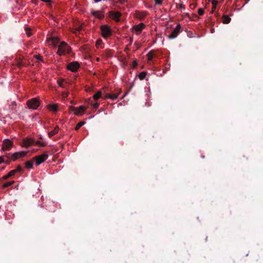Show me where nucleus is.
Masks as SVG:
<instances>
[{
	"mask_svg": "<svg viewBox=\"0 0 263 263\" xmlns=\"http://www.w3.org/2000/svg\"><path fill=\"white\" fill-rule=\"evenodd\" d=\"M35 144L40 146H45L46 144L42 143L40 141H35L32 138H24L23 141L22 146L25 147H28L32 145Z\"/></svg>",
	"mask_w": 263,
	"mask_h": 263,
	"instance_id": "1",
	"label": "nucleus"
},
{
	"mask_svg": "<svg viewBox=\"0 0 263 263\" xmlns=\"http://www.w3.org/2000/svg\"><path fill=\"white\" fill-rule=\"evenodd\" d=\"M7 174H8L9 178H10V177L14 176L16 174L15 173V171H14L13 170H12V171H10Z\"/></svg>",
	"mask_w": 263,
	"mask_h": 263,
	"instance_id": "33",
	"label": "nucleus"
},
{
	"mask_svg": "<svg viewBox=\"0 0 263 263\" xmlns=\"http://www.w3.org/2000/svg\"><path fill=\"white\" fill-rule=\"evenodd\" d=\"M146 74L147 73L145 71H142L139 74V78L141 80H143L145 78Z\"/></svg>",
	"mask_w": 263,
	"mask_h": 263,
	"instance_id": "24",
	"label": "nucleus"
},
{
	"mask_svg": "<svg viewBox=\"0 0 263 263\" xmlns=\"http://www.w3.org/2000/svg\"><path fill=\"white\" fill-rule=\"evenodd\" d=\"M217 1L215 0H212V12L214 11V10L216 8V6L217 5Z\"/></svg>",
	"mask_w": 263,
	"mask_h": 263,
	"instance_id": "28",
	"label": "nucleus"
},
{
	"mask_svg": "<svg viewBox=\"0 0 263 263\" xmlns=\"http://www.w3.org/2000/svg\"><path fill=\"white\" fill-rule=\"evenodd\" d=\"M121 15V13L118 11H111L109 12V17L116 22L120 21V17Z\"/></svg>",
	"mask_w": 263,
	"mask_h": 263,
	"instance_id": "9",
	"label": "nucleus"
},
{
	"mask_svg": "<svg viewBox=\"0 0 263 263\" xmlns=\"http://www.w3.org/2000/svg\"><path fill=\"white\" fill-rule=\"evenodd\" d=\"M25 164L26 168H31L33 166V162L32 161H28L25 162Z\"/></svg>",
	"mask_w": 263,
	"mask_h": 263,
	"instance_id": "25",
	"label": "nucleus"
},
{
	"mask_svg": "<svg viewBox=\"0 0 263 263\" xmlns=\"http://www.w3.org/2000/svg\"><path fill=\"white\" fill-rule=\"evenodd\" d=\"M40 104V101L37 98L29 99L27 101V105L29 108L36 109Z\"/></svg>",
	"mask_w": 263,
	"mask_h": 263,
	"instance_id": "3",
	"label": "nucleus"
},
{
	"mask_svg": "<svg viewBox=\"0 0 263 263\" xmlns=\"http://www.w3.org/2000/svg\"><path fill=\"white\" fill-rule=\"evenodd\" d=\"M16 105V104L15 102H14V101L11 102V104L9 105L10 109L11 110L14 109L15 108Z\"/></svg>",
	"mask_w": 263,
	"mask_h": 263,
	"instance_id": "30",
	"label": "nucleus"
},
{
	"mask_svg": "<svg viewBox=\"0 0 263 263\" xmlns=\"http://www.w3.org/2000/svg\"><path fill=\"white\" fill-rule=\"evenodd\" d=\"M68 94H69V93H68V92H63L62 93V96H63V97H65V98H66V97H68Z\"/></svg>",
	"mask_w": 263,
	"mask_h": 263,
	"instance_id": "41",
	"label": "nucleus"
},
{
	"mask_svg": "<svg viewBox=\"0 0 263 263\" xmlns=\"http://www.w3.org/2000/svg\"><path fill=\"white\" fill-rule=\"evenodd\" d=\"M121 93V89H117L114 93H110V99L114 100L118 98L119 95Z\"/></svg>",
	"mask_w": 263,
	"mask_h": 263,
	"instance_id": "14",
	"label": "nucleus"
},
{
	"mask_svg": "<svg viewBox=\"0 0 263 263\" xmlns=\"http://www.w3.org/2000/svg\"><path fill=\"white\" fill-rule=\"evenodd\" d=\"M128 46H129V45H127V46H126V48H125V50H124L125 51H128V50H129V48H128Z\"/></svg>",
	"mask_w": 263,
	"mask_h": 263,
	"instance_id": "48",
	"label": "nucleus"
},
{
	"mask_svg": "<svg viewBox=\"0 0 263 263\" xmlns=\"http://www.w3.org/2000/svg\"><path fill=\"white\" fill-rule=\"evenodd\" d=\"M35 58L39 60L43 61L42 57L40 55H36L35 56Z\"/></svg>",
	"mask_w": 263,
	"mask_h": 263,
	"instance_id": "39",
	"label": "nucleus"
},
{
	"mask_svg": "<svg viewBox=\"0 0 263 263\" xmlns=\"http://www.w3.org/2000/svg\"><path fill=\"white\" fill-rule=\"evenodd\" d=\"M2 178L4 180H6V179H8L9 177L8 176V174H6V175H4V176H3Z\"/></svg>",
	"mask_w": 263,
	"mask_h": 263,
	"instance_id": "43",
	"label": "nucleus"
},
{
	"mask_svg": "<svg viewBox=\"0 0 263 263\" xmlns=\"http://www.w3.org/2000/svg\"><path fill=\"white\" fill-rule=\"evenodd\" d=\"M15 171V173L16 174L18 172H21L22 171V168L20 165H18L16 169L13 170Z\"/></svg>",
	"mask_w": 263,
	"mask_h": 263,
	"instance_id": "32",
	"label": "nucleus"
},
{
	"mask_svg": "<svg viewBox=\"0 0 263 263\" xmlns=\"http://www.w3.org/2000/svg\"><path fill=\"white\" fill-rule=\"evenodd\" d=\"M101 96H102V92L100 91H98L97 93H96L95 95H93V98L94 100H97L98 99H99L100 98H101Z\"/></svg>",
	"mask_w": 263,
	"mask_h": 263,
	"instance_id": "23",
	"label": "nucleus"
},
{
	"mask_svg": "<svg viewBox=\"0 0 263 263\" xmlns=\"http://www.w3.org/2000/svg\"><path fill=\"white\" fill-rule=\"evenodd\" d=\"M2 157L3 160L2 161V162H4L7 164H9L10 163L11 160L10 159L9 154H7V155H5Z\"/></svg>",
	"mask_w": 263,
	"mask_h": 263,
	"instance_id": "16",
	"label": "nucleus"
},
{
	"mask_svg": "<svg viewBox=\"0 0 263 263\" xmlns=\"http://www.w3.org/2000/svg\"><path fill=\"white\" fill-rule=\"evenodd\" d=\"M137 65H138V63H137V61L136 60L134 61L133 62L132 68L134 69V68H136L137 67Z\"/></svg>",
	"mask_w": 263,
	"mask_h": 263,
	"instance_id": "36",
	"label": "nucleus"
},
{
	"mask_svg": "<svg viewBox=\"0 0 263 263\" xmlns=\"http://www.w3.org/2000/svg\"><path fill=\"white\" fill-rule=\"evenodd\" d=\"M90 13L95 17L99 19H102L104 17L103 11H96L92 10H91Z\"/></svg>",
	"mask_w": 263,
	"mask_h": 263,
	"instance_id": "12",
	"label": "nucleus"
},
{
	"mask_svg": "<svg viewBox=\"0 0 263 263\" xmlns=\"http://www.w3.org/2000/svg\"><path fill=\"white\" fill-rule=\"evenodd\" d=\"M15 65H16L18 68H21L23 66H25L26 63L21 61L20 59H18L16 61Z\"/></svg>",
	"mask_w": 263,
	"mask_h": 263,
	"instance_id": "19",
	"label": "nucleus"
},
{
	"mask_svg": "<svg viewBox=\"0 0 263 263\" xmlns=\"http://www.w3.org/2000/svg\"><path fill=\"white\" fill-rule=\"evenodd\" d=\"M42 1L47 3L48 5H50L51 0H41Z\"/></svg>",
	"mask_w": 263,
	"mask_h": 263,
	"instance_id": "42",
	"label": "nucleus"
},
{
	"mask_svg": "<svg viewBox=\"0 0 263 263\" xmlns=\"http://www.w3.org/2000/svg\"><path fill=\"white\" fill-rule=\"evenodd\" d=\"M144 26V24L141 23L137 25H135V26H134L133 28L135 30L136 33L137 34H139L142 31Z\"/></svg>",
	"mask_w": 263,
	"mask_h": 263,
	"instance_id": "13",
	"label": "nucleus"
},
{
	"mask_svg": "<svg viewBox=\"0 0 263 263\" xmlns=\"http://www.w3.org/2000/svg\"><path fill=\"white\" fill-rule=\"evenodd\" d=\"M180 8H181V9H184L185 8L183 4H181L180 5Z\"/></svg>",
	"mask_w": 263,
	"mask_h": 263,
	"instance_id": "47",
	"label": "nucleus"
},
{
	"mask_svg": "<svg viewBox=\"0 0 263 263\" xmlns=\"http://www.w3.org/2000/svg\"><path fill=\"white\" fill-rule=\"evenodd\" d=\"M231 20V18L228 15H224L222 17V22L223 24H229Z\"/></svg>",
	"mask_w": 263,
	"mask_h": 263,
	"instance_id": "22",
	"label": "nucleus"
},
{
	"mask_svg": "<svg viewBox=\"0 0 263 263\" xmlns=\"http://www.w3.org/2000/svg\"><path fill=\"white\" fill-rule=\"evenodd\" d=\"M59 130V127L58 126H55L53 130H52L48 133L49 137H51L52 136L57 134L58 133Z\"/></svg>",
	"mask_w": 263,
	"mask_h": 263,
	"instance_id": "18",
	"label": "nucleus"
},
{
	"mask_svg": "<svg viewBox=\"0 0 263 263\" xmlns=\"http://www.w3.org/2000/svg\"><path fill=\"white\" fill-rule=\"evenodd\" d=\"M14 183V181H11L7 182L4 183L3 185V187L4 188V189L7 188L9 186H10V185H12Z\"/></svg>",
	"mask_w": 263,
	"mask_h": 263,
	"instance_id": "26",
	"label": "nucleus"
},
{
	"mask_svg": "<svg viewBox=\"0 0 263 263\" xmlns=\"http://www.w3.org/2000/svg\"><path fill=\"white\" fill-rule=\"evenodd\" d=\"M13 145V142L9 139H5L3 142L2 149L3 151H9Z\"/></svg>",
	"mask_w": 263,
	"mask_h": 263,
	"instance_id": "8",
	"label": "nucleus"
},
{
	"mask_svg": "<svg viewBox=\"0 0 263 263\" xmlns=\"http://www.w3.org/2000/svg\"><path fill=\"white\" fill-rule=\"evenodd\" d=\"M57 83L60 87L62 88H66L67 86V82L64 79H59L57 80Z\"/></svg>",
	"mask_w": 263,
	"mask_h": 263,
	"instance_id": "17",
	"label": "nucleus"
},
{
	"mask_svg": "<svg viewBox=\"0 0 263 263\" xmlns=\"http://www.w3.org/2000/svg\"><path fill=\"white\" fill-rule=\"evenodd\" d=\"M95 2L98 3L99 2H100L101 0H94Z\"/></svg>",
	"mask_w": 263,
	"mask_h": 263,
	"instance_id": "51",
	"label": "nucleus"
},
{
	"mask_svg": "<svg viewBox=\"0 0 263 263\" xmlns=\"http://www.w3.org/2000/svg\"><path fill=\"white\" fill-rule=\"evenodd\" d=\"M133 41V37H130L129 39V44L128 45H130L132 44Z\"/></svg>",
	"mask_w": 263,
	"mask_h": 263,
	"instance_id": "45",
	"label": "nucleus"
},
{
	"mask_svg": "<svg viewBox=\"0 0 263 263\" xmlns=\"http://www.w3.org/2000/svg\"><path fill=\"white\" fill-rule=\"evenodd\" d=\"M213 31H214V29H212V30H211V32H212V33H213Z\"/></svg>",
	"mask_w": 263,
	"mask_h": 263,
	"instance_id": "53",
	"label": "nucleus"
},
{
	"mask_svg": "<svg viewBox=\"0 0 263 263\" xmlns=\"http://www.w3.org/2000/svg\"><path fill=\"white\" fill-rule=\"evenodd\" d=\"M48 108L51 111L54 112H57L58 110V105L56 104H49L48 105Z\"/></svg>",
	"mask_w": 263,
	"mask_h": 263,
	"instance_id": "15",
	"label": "nucleus"
},
{
	"mask_svg": "<svg viewBox=\"0 0 263 263\" xmlns=\"http://www.w3.org/2000/svg\"><path fill=\"white\" fill-rule=\"evenodd\" d=\"M85 122L81 121L79 122L76 126L75 130H78L81 127H82L84 124Z\"/></svg>",
	"mask_w": 263,
	"mask_h": 263,
	"instance_id": "27",
	"label": "nucleus"
},
{
	"mask_svg": "<svg viewBox=\"0 0 263 263\" xmlns=\"http://www.w3.org/2000/svg\"><path fill=\"white\" fill-rule=\"evenodd\" d=\"M26 34H27L28 36H30L31 35V33L30 32V30H27L26 31Z\"/></svg>",
	"mask_w": 263,
	"mask_h": 263,
	"instance_id": "44",
	"label": "nucleus"
},
{
	"mask_svg": "<svg viewBox=\"0 0 263 263\" xmlns=\"http://www.w3.org/2000/svg\"><path fill=\"white\" fill-rule=\"evenodd\" d=\"M125 0H120V2L121 4H123Z\"/></svg>",
	"mask_w": 263,
	"mask_h": 263,
	"instance_id": "50",
	"label": "nucleus"
},
{
	"mask_svg": "<svg viewBox=\"0 0 263 263\" xmlns=\"http://www.w3.org/2000/svg\"><path fill=\"white\" fill-rule=\"evenodd\" d=\"M27 153V152L25 151L14 153L11 156V160L14 161L18 158H22L24 157L26 155Z\"/></svg>",
	"mask_w": 263,
	"mask_h": 263,
	"instance_id": "10",
	"label": "nucleus"
},
{
	"mask_svg": "<svg viewBox=\"0 0 263 263\" xmlns=\"http://www.w3.org/2000/svg\"><path fill=\"white\" fill-rule=\"evenodd\" d=\"M198 13L199 15H202L204 14V10L202 8H199L198 10Z\"/></svg>",
	"mask_w": 263,
	"mask_h": 263,
	"instance_id": "35",
	"label": "nucleus"
},
{
	"mask_svg": "<svg viewBox=\"0 0 263 263\" xmlns=\"http://www.w3.org/2000/svg\"><path fill=\"white\" fill-rule=\"evenodd\" d=\"M190 7L192 9H194L196 7V5H195V4H191V5H190Z\"/></svg>",
	"mask_w": 263,
	"mask_h": 263,
	"instance_id": "46",
	"label": "nucleus"
},
{
	"mask_svg": "<svg viewBox=\"0 0 263 263\" xmlns=\"http://www.w3.org/2000/svg\"><path fill=\"white\" fill-rule=\"evenodd\" d=\"M97 61L99 62L100 61V59L99 58H97L96 59Z\"/></svg>",
	"mask_w": 263,
	"mask_h": 263,
	"instance_id": "52",
	"label": "nucleus"
},
{
	"mask_svg": "<svg viewBox=\"0 0 263 263\" xmlns=\"http://www.w3.org/2000/svg\"><path fill=\"white\" fill-rule=\"evenodd\" d=\"M102 35L104 38H107L111 35V30L107 25H104L101 26Z\"/></svg>",
	"mask_w": 263,
	"mask_h": 263,
	"instance_id": "4",
	"label": "nucleus"
},
{
	"mask_svg": "<svg viewBox=\"0 0 263 263\" xmlns=\"http://www.w3.org/2000/svg\"><path fill=\"white\" fill-rule=\"evenodd\" d=\"M80 67V64L78 62H72L69 63L67 66V68L72 71V72H76Z\"/></svg>",
	"mask_w": 263,
	"mask_h": 263,
	"instance_id": "7",
	"label": "nucleus"
},
{
	"mask_svg": "<svg viewBox=\"0 0 263 263\" xmlns=\"http://www.w3.org/2000/svg\"><path fill=\"white\" fill-rule=\"evenodd\" d=\"M181 28V25L180 24H178L174 29V30L172 32V33L168 35V38L169 39H175L179 33L180 32V29Z\"/></svg>",
	"mask_w": 263,
	"mask_h": 263,
	"instance_id": "5",
	"label": "nucleus"
},
{
	"mask_svg": "<svg viewBox=\"0 0 263 263\" xmlns=\"http://www.w3.org/2000/svg\"><path fill=\"white\" fill-rule=\"evenodd\" d=\"M49 41L50 42L51 44L53 45L56 46L59 42V40L58 38L56 37H52L51 39H50Z\"/></svg>",
	"mask_w": 263,
	"mask_h": 263,
	"instance_id": "20",
	"label": "nucleus"
},
{
	"mask_svg": "<svg viewBox=\"0 0 263 263\" xmlns=\"http://www.w3.org/2000/svg\"><path fill=\"white\" fill-rule=\"evenodd\" d=\"M90 104H91V106H92L93 108L95 109H97L99 107V103H98L97 102L95 103H91Z\"/></svg>",
	"mask_w": 263,
	"mask_h": 263,
	"instance_id": "34",
	"label": "nucleus"
},
{
	"mask_svg": "<svg viewBox=\"0 0 263 263\" xmlns=\"http://www.w3.org/2000/svg\"><path fill=\"white\" fill-rule=\"evenodd\" d=\"M110 93H106L104 96V99H108H108H110Z\"/></svg>",
	"mask_w": 263,
	"mask_h": 263,
	"instance_id": "37",
	"label": "nucleus"
},
{
	"mask_svg": "<svg viewBox=\"0 0 263 263\" xmlns=\"http://www.w3.org/2000/svg\"><path fill=\"white\" fill-rule=\"evenodd\" d=\"M3 160L2 157H0V163H2Z\"/></svg>",
	"mask_w": 263,
	"mask_h": 263,
	"instance_id": "49",
	"label": "nucleus"
},
{
	"mask_svg": "<svg viewBox=\"0 0 263 263\" xmlns=\"http://www.w3.org/2000/svg\"><path fill=\"white\" fill-rule=\"evenodd\" d=\"M70 51V48L65 42H62L59 45L57 54L60 55H63L66 53H69Z\"/></svg>",
	"mask_w": 263,
	"mask_h": 263,
	"instance_id": "2",
	"label": "nucleus"
},
{
	"mask_svg": "<svg viewBox=\"0 0 263 263\" xmlns=\"http://www.w3.org/2000/svg\"><path fill=\"white\" fill-rule=\"evenodd\" d=\"M105 54L107 57H111L112 56V52L110 49H106L104 51Z\"/></svg>",
	"mask_w": 263,
	"mask_h": 263,
	"instance_id": "31",
	"label": "nucleus"
},
{
	"mask_svg": "<svg viewBox=\"0 0 263 263\" xmlns=\"http://www.w3.org/2000/svg\"><path fill=\"white\" fill-rule=\"evenodd\" d=\"M122 64L123 66H125L127 65V61L126 60V59H123L122 60Z\"/></svg>",
	"mask_w": 263,
	"mask_h": 263,
	"instance_id": "38",
	"label": "nucleus"
},
{
	"mask_svg": "<svg viewBox=\"0 0 263 263\" xmlns=\"http://www.w3.org/2000/svg\"><path fill=\"white\" fill-rule=\"evenodd\" d=\"M102 43V41L101 39H99L97 41H96V46L97 48H102L101 45Z\"/></svg>",
	"mask_w": 263,
	"mask_h": 263,
	"instance_id": "29",
	"label": "nucleus"
},
{
	"mask_svg": "<svg viewBox=\"0 0 263 263\" xmlns=\"http://www.w3.org/2000/svg\"><path fill=\"white\" fill-rule=\"evenodd\" d=\"M48 155L47 154H43L34 157V160L35 161L37 165H40L42 162H44L47 158Z\"/></svg>",
	"mask_w": 263,
	"mask_h": 263,
	"instance_id": "6",
	"label": "nucleus"
},
{
	"mask_svg": "<svg viewBox=\"0 0 263 263\" xmlns=\"http://www.w3.org/2000/svg\"><path fill=\"white\" fill-rule=\"evenodd\" d=\"M154 51L151 50L147 54V60L149 63L152 62L154 57Z\"/></svg>",
	"mask_w": 263,
	"mask_h": 263,
	"instance_id": "21",
	"label": "nucleus"
},
{
	"mask_svg": "<svg viewBox=\"0 0 263 263\" xmlns=\"http://www.w3.org/2000/svg\"><path fill=\"white\" fill-rule=\"evenodd\" d=\"M156 4L161 5L162 3V0H155Z\"/></svg>",
	"mask_w": 263,
	"mask_h": 263,
	"instance_id": "40",
	"label": "nucleus"
},
{
	"mask_svg": "<svg viewBox=\"0 0 263 263\" xmlns=\"http://www.w3.org/2000/svg\"><path fill=\"white\" fill-rule=\"evenodd\" d=\"M70 107L72 110L76 111L74 114L76 115H79L83 113L86 109V107H85L84 106H82V105L80 106L78 108H76L73 106H71Z\"/></svg>",
	"mask_w": 263,
	"mask_h": 263,
	"instance_id": "11",
	"label": "nucleus"
}]
</instances>
